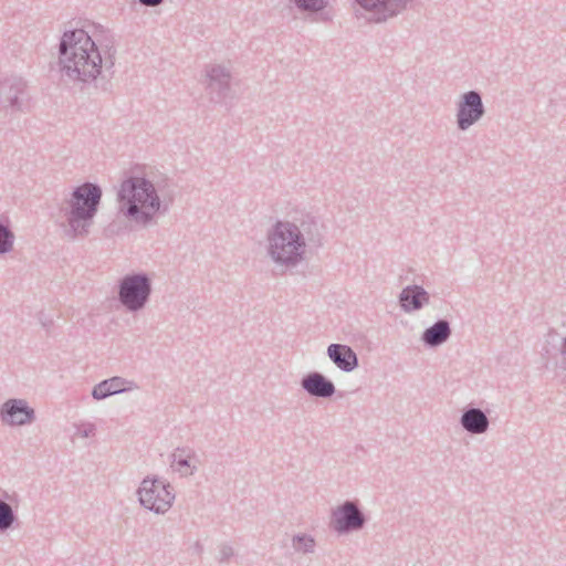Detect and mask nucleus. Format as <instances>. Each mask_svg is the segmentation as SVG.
Here are the masks:
<instances>
[{
  "label": "nucleus",
  "instance_id": "nucleus-4",
  "mask_svg": "<svg viewBox=\"0 0 566 566\" xmlns=\"http://www.w3.org/2000/svg\"><path fill=\"white\" fill-rule=\"evenodd\" d=\"M268 255L286 268L300 264L305 255L306 243L297 224L290 221H276L268 231Z\"/></svg>",
  "mask_w": 566,
  "mask_h": 566
},
{
  "label": "nucleus",
  "instance_id": "nucleus-11",
  "mask_svg": "<svg viewBox=\"0 0 566 566\" xmlns=\"http://www.w3.org/2000/svg\"><path fill=\"white\" fill-rule=\"evenodd\" d=\"M365 11L370 12L368 19L373 23H384L402 13L412 0H354Z\"/></svg>",
  "mask_w": 566,
  "mask_h": 566
},
{
  "label": "nucleus",
  "instance_id": "nucleus-14",
  "mask_svg": "<svg viewBox=\"0 0 566 566\" xmlns=\"http://www.w3.org/2000/svg\"><path fill=\"white\" fill-rule=\"evenodd\" d=\"M398 303L405 313L417 312L430 303V294L421 285H407L401 290Z\"/></svg>",
  "mask_w": 566,
  "mask_h": 566
},
{
  "label": "nucleus",
  "instance_id": "nucleus-18",
  "mask_svg": "<svg viewBox=\"0 0 566 566\" xmlns=\"http://www.w3.org/2000/svg\"><path fill=\"white\" fill-rule=\"evenodd\" d=\"M195 451L191 448L182 447L176 448L171 453V467L175 471L179 472L181 475H190L196 470L197 467L190 464V460L195 458Z\"/></svg>",
  "mask_w": 566,
  "mask_h": 566
},
{
  "label": "nucleus",
  "instance_id": "nucleus-27",
  "mask_svg": "<svg viewBox=\"0 0 566 566\" xmlns=\"http://www.w3.org/2000/svg\"><path fill=\"white\" fill-rule=\"evenodd\" d=\"M470 436L484 433L489 427H463Z\"/></svg>",
  "mask_w": 566,
  "mask_h": 566
},
{
  "label": "nucleus",
  "instance_id": "nucleus-6",
  "mask_svg": "<svg viewBox=\"0 0 566 566\" xmlns=\"http://www.w3.org/2000/svg\"><path fill=\"white\" fill-rule=\"evenodd\" d=\"M137 495L142 506L157 514L167 512L175 500L174 489L169 483L149 476L142 481Z\"/></svg>",
  "mask_w": 566,
  "mask_h": 566
},
{
  "label": "nucleus",
  "instance_id": "nucleus-2",
  "mask_svg": "<svg viewBox=\"0 0 566 566\" xmlns=\"http://www.w3.org/2000/svg\"><path fill=\"white\" fill-rule=\"evenodd\" d=\"M117 201L119 213L142 227H148L157 213H166L168 210L167 205L163 206L153 181L144 176L124 179L117 192Z\"/></svg>",
  "mask_w": 566,
  "mask_h": 566
},
{
  "label": "nucleus",
  "instance_id": "nucleus-5",
  "mask_svg": "<svg viewBox=\"0 0 566 566\" xmlns=\"http://www.w3.org/2000/svg\"><path fill=\"white\" fill-rule=\"evenodd\" d=\"M151 292L149 275L145 272H134L118 281L117 300L126 311L136 313L145 308Z\"/></svg>",
  "mask_w": 566,
  "mask_h": 566
},
{
  "label": "nucleus",
  "instance_id": "nucleus-3",
  "mask_svg": "<svg viewBox=\"0 0 566 566\" xmlns=\"http://www.w3.org/2000/svg\"><path fill=\"white\" fill-rule=\"evenodd\" d=\"M102 197V187L96 182L85 181L72 190L70 197L60 207V213L67 226L65 230L67 238H85L90 234Z\"/></svg>",
  "mask_w": 566,
  "mask_h": 566
},
{
  "label": "nucleus",
  "instance_id": "nucleus-19",
  "mask_svg": "<svg viewBox=\"0 0 566 566\" xmlns=\"http://www.w3.org/2000/svg\"><path fill=\"white\" fill-rule=\"evenodd\" d=\"M297 229L302 233V238L308 240L310 242L321 245L322 243V233L318 228V222L316 218L307 214L301 219Z\"/></svg>",
  "mask_w": 566,
  "mask_h": 566
},
{
  "label": "nucleus",
  "instance_id": "nucleus-1",
  "mask_svg": "<svg viewBox=\"0 0 566 566\" xmlns=\"http://www.w3.org/2000/svg\"><path fill=\"white\" fill-rule=\"evenodd\" d=\"M117 49L108 31L94 40L83 29L66 30L59 43V64L63 75L83 86L94 85L106 92L113 75Z\"/></svg>",
  "mask_w": 566,
  "mask_h": 566
},
{
  "label": "nucleus",
  "instance_id": "nucleus-15",
  "mask_svg": "<svg viewBox=\"0 0 566 566\" xmlns=\"http://www.w3.org/2000/svg\"><path fill=\"white\" fill-rule=\"evenodd\" d=\"M326 353L333 364L344 373H350L359 366L357 354L348 345L333 343Z\"/></svg>",
  "mask_w": 566,
  "mask_h": 566
},
{
  "label": "nucleus",
  "instance_id": "nucleus-10",
  "mask_svg": "<svg viewBox=\"0 0 566 566\" xmlns=\"http://www.w3.org/2000/svg\"><path fill=\"white\" fill-rule=\"evenodd\" d=\"M205 88L213 103H222L231 93V72L220 64L206 65Z\"/></svg>",
  "mask_w": 566,
  "mask_h": 566
},
{
  "label": "nucleus",
  "instance_id": "nucleus-13",
  "mask_svg": "<svg viewBox=\"0 0 566 566\" xmlns=\"http://www.w3.org/2000/svg\"><path fill=\"white\" fill-rule=\"evenodd\" d=\"M302 389L311 397L327 399L334 396V382L318 371H311L301 379Z\"/></svg>",
  "mask_w": 566,
  "mask_h": 566
},
{
  "label": "nucleus",
  "instance_id": "nucleus-25",
  "mask_svg": "<svg viewBox=\"0 0 566 566\" xmlns=\"http://www.w3.org/2000/svg\"><path fill=\"white\" fill-rule=\"evenodd\" d=\"M75 431L71 433V439L74 442L77 438H90L95 436L96 427H74Z\"/></svg>",
  "mask_w": 566,
  "mask_h": 566
},
{
  "label": "nucleus",
  "instance_id": "nucleus-17",
  "mask_svg": "<svg viewBox=\"0 0 566 566\" xmlns=\"http://www.w3.org/2000/svg\"><path fill=\"white\" fill-rule=\"evenodd\" d=\"M126 384H133L126 379L115 376L108 379H104L92 389V397L95 400H102L116 394L124 392L129 388L125 387Z\"/></svg>",
  "mask_w": 566,
  "mask_h": 566
},
{
  "label": "nucleus",
  "instance_id": "nucleus-22",
  "mask_svg": "<svg viewBox=\"0 0 566 566\" xmlns=\"http://www.w3.org/2000/svg\"><path fill=\"white\" fill-rule=\"evenodd\" d=\"M14 239L15 237L10 226L0 222V255L12 251Z\"/></svg>",
  "mask_w": 566,
  "mask_h": 566
},
{
  "label": "nucleus",
  "instance_id": "nucleus-30",
  "mask_svg": "<svg viewBox=\"0 0 566 566\" xmlns=\"http://www.w3.org/2000/svg\"><path fill=\"white\" fill-rule=\"evenodd\" d=\"M41 324L44 328H49L50 325L53 324V321L52 319H42L41 318Z\"/></svg>",
  "mask_w": 566,
  "mask_h": 566
},
{
  "label": "nucleus",
  "instance_id": "nucleus-31",
  "mask_svg": "<svg viewBox=\"0 0 566 566\" xmlns=\"http://www.w3.org/2000/svg\"><path fill=\"white\" fill-rule=\"evenodd\" d=\"M195 547L199 553L202 552V545L199 542H196Z\"/></svg>",
  "mask_w": 566,
  "mask_h": 566
},
{
  "label": "nucleus",
  "instance_id": "nucleus-28",
  "mask_svg": "<svg viewBox=\"0 0 566 566\" xmlns=\"http://www.w3.org/2000/svg\"><path fill=\"white\" fill-rule=\"evenodd\" d=\"M142 6L145 7H157L164 2V0H138Z\"/></svg>",
  "mask_w": 566,
  "mask_h": 566
},
{
  "label": "nucleus",
  "instance_id": "nucleus-12",
  "mask_svg": "<svg viewBox=\"0 0 566 566\" xmlns=\"http://www.w3.org/2000/svg\"><path fill=\"white\" fill-rule=\"evenodd\" d=\"M35 419V410L24 399L11 398L0 407V420L6 424H28Z\"/></svg>",
  "mask_w": 566,
  "mask_h": 566
},
{
  "label": "nucleus",
  "instance_id": "nucleus-26",
  "mask_svg": "<svg viewBox=\"0 0 566 566\" xmlns=\"http://www.w3.org/2000/svg\"><path fill=\"white\" fill-rule=\"evenodd\" d=\"M234 555V551L232 548V546L228 545V544H222L220 547H219V557H218V562L219 563H227L229 562V559Z\"/></svg>",
  "mask_w": 566,
  "mask_h": 566
},
{
  "label": "nucleus",
  "instance_id": "nucleus-24",
  "mask_svg": "<svg viewBox=\"0 0 566 566\" xmlns=\"http://www.w3.org/2000/svg\"><path fill=\"white\" fill-rule=\"evenodd\" d=\"M15 520V515L10 504L0 500V531L10 528Z\"/></svg>",
  "mask_w": 566,
  "mask_h": 566
},
{
  "label": "nucleus",
  "instance_id": "nucleus-7",
  "mask_svg": "<svg viewBox=\"0 0 566 566\" xmlns=\"http://www.w3.org/2000/svg\"><path fill=\"white\" fill-rule=\"evenodd\" d=\"M0 106L11 113L29 112L30 94L25 81L18 76L0 80Z\"/></svg>",
  "mask_w": 566,
  "mask_h": 566
},
{
  "label": "nucleus",
  "instance_id": "nucleus-20",
  "mask_svg": "<svg viewBox=\"0 0 566 566\" xmlns=\"http://www.w3.org/2000/svg\"><path fill=\"white\" fill-rule=\"evenodd\" d=\"M292 547L296 553L311 554L315 551L316 542L312 535L298 533L292 537Z\"/></svg>",
  "mask_w": 566,
  "mask_h": 566
},
{
  "label": "nucleus",
  "instance_id": "nucleus-16",
  "mask_svg": "<svg viewBox=\"0 0 566 566\" xmlns=\"http://www.w3.org/2000/svg\"><path fill=\"white\" fill-rule=\"evenodd\" d=\"M452 335L450 322L439 318L421 334V342L428 348H436L444 344Z\"/></svg>",
  "mask_w": 566,
  "mask_h": 566
},
{
  "label": "nucleus",
  "instance_id": "nucleus-21",
  "mask_svg": "<svg viewBox=\"0 0 566 566\" xmlns=\"http://www.w3.org/2000/svg\"><path fill=\"white\" fill-rule=\"evenodd\" d=\"M459 424H490V419L482 409L469 407L463 411Z\"/></svg>",
  "mask_w": 566,
  "mask_h": 566
},
{
  "label": "nucleus",
  "instance_id": "nucleus-29",
  "mask_svg": "<svg viewBox=\"0 0 566 566\" xmlns=\"http://www.w3.org/2000/svg\"><path fill=\"white\" fill-rule=\"evenodd\" d=\"M559 354L562 356L563 363L566 365V336L562 340Z\"/></svg>",
  "mask_w": 566,
  "mask_h": 566
},
{
  "label": "nucleus",
  "instance_id": "nucleus-9",
  "mask_svg": "<svg viewBox=\"0 0 566 566\" xmlns=\"http://www.w3.org/2000/svg\"><path fill=\"white\" fill-rule=\"evenodd\" d=\"M485 114L482 95L479 91L471 90L463 93L457 105L455 123L461 132H465L476 124Z\"/></svg>",
  "mask_w": 566,
  "mask_h": 566
},
{
  "label": "nucleus",
  "instance_id": "nucleus-8",
  "mask_svg": "<svg viewBox=\"0 0 566 566\" xmlns=\"http://www.w3.org/2000/svg\"><path fill=\"white\" fill-rule=\"evenodd\" d=\"M367 517L357 501L347 500L332 512L331 525L338 534H349L361 531Z\"/></svg>",
  "mask_w": 566,
  "mask_h": 566
},
{
  "label": "nucleus",
  "instance_id": "nucleus-23",
  "mask_svg": "<svg viewBox=\"0 0 566 566\" xmlns=\"http://www.w3.org/2000/svg\"><path fill=\"white\" fill-rule=\"evenodd\" d=\"M301 12L323 11L329 0H290Z\"/></svg>",
  "mask_w": 566,
  "mask_h": 566
}]
</instances>
